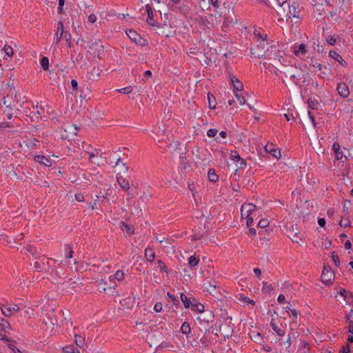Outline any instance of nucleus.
<instances>
[{"label":"nucleus","instance_id":"a18cd8bd","mask_svg":"<svg viewBox=\"0 0 353 353\" xmlns=\"http://www.w3.org/2000/svg\"><path fill=\"white\" fill-rule=\"evenodd\" d=\"M199 263V259L196 258L194 256H192L189 258L188 264L190 267L196 266Z\"/></svg>","mask_w":353,"mask_h":353},{"label":"nucleus","instance_id":"3c124183","mask_svg":"<svg viewBox=\"0 0 353 353\" xmlns=\"http://www.w3.org/2000/svg\"><path fill=\"white\" fill-rule=\"evenodd\" d=\"M332 258L336 266L340 265V260L338 255L335 252L332 253Z\"/></svg>","mask_w":353,"mask_h":353},{"label":"nucleus","instance_id":"338daca9","mask_svg":"<svg viewBox=\"0 0 353 353\" xmlns=\"http://www.w3.org/2000/svg\"><path fill=\"white\" fill-rule=\"evenodd\" d=\"M179 144L177 142H174L173 143H170L168 147L172 148L174 150H178Z\"/></svg>","mask_w":353,"mask_h":353},{"label":"nucleus","instance_id":"c85d7f7f","mask_svg":"<svg viewBox=\"0 0 353 353\" xmlns=\"http://www.w3.org/2000/svg\"><path fill=\"white\" fill-rule=\"evenodd\" d=\"M263 288L262 292L263 294H269L271 293L274 290V287L272 284H268L267 282L263 281L262 283Z\"/></svg>","mask_w":353,"mask_h":353},{"label":"nucleus","instance_id":"e433bc0d","mask_svg":"<svg viewBox=\"0 0 353 353\" xmlns=\"http://www.w3.org/2000/svg\"><path fill=\"white\" fill-rule=\"evenodd\" d=\"M208 179L212 182H216L218 180V175L215 173L214 170L210 169L208 173Z\"/></svg>","mask_w":353,"mask_h":353},{"label":"nucleus","instance_id":"473e14b6","mask_svg":"<svg viewBox=\"0 0 353 353\" xmlns=\"http://www.w3.org/2000/svg\"><path fill=\"white\" fill-rule=\"evenodd\" d=\"M329 55H330V57H332L334 59H335L336 61H337L338 62H339L340 63L343 65V59L336 51L330 50L329 52Z\"/></svg>","mask_w":353,"mask_h":353},{"label":"nucleus","instance_id":"58836bf2","mask_svg":"<svg viewBox=\"0 0 353 353\" xmlns=\"http://www.w3.org/2000/svg\"><path fill=\"white\" fill-rule=\"evenodd\" d=\"M308 106L312 110H317L320 106L319 103L317 101L313 100L312 99H309L307 101Z\"/></svg>","mask_w":353,"mask_h":353},{"label":"nucleus","instance_id":"423d86ee","mask_svg":"<svg viewBox=\"0 0 353 353\" xmlns=\"http://www.w3.org/2000/svg\"><path fill=\"white\" fill-rule=\"evenodd\" d=\"M198 312V316L196 320L200 323H205L208 325L210 323H212L214 319V314L212 310H196Z\"/></svg>","mask_w":353,"mask_h":353},{"label":"nucleus","instance_id":"09e8293b","mask_svg":"<svg viewBox=\"0 0 353 353\" xmlns=\"http://www.w3.org/2000/svg\"><path fill=\"white\" fill-rule=\"evenodd\" d=\"M269 225V221L265 219H261L259 222V227L261 228H265Z\"/></svg>","mask_w":353,"mask_h":353},{"label":"nucleus","instance_id":"f257e3e1","mask_svg":"<svg viewBox=\"0 0 353 353\" xmlns=\"http://www.w3.org/2000/svg\"><path fill=\"white\" fill-rule=\"evenodd\" d=\"M269 43L267 39H257L255 48H251L252 54L257 56L259 58H272L271 54L269 53Z\"/></svg>","mask_w":353,"mask_h":353},{"label":"nucleus","instance_id":"b1692460","mask_svg":"<svg viewBox=\"0 0 353 353\" xmlns=\"http://www.w3.org/2000/svg\"><path fill=\"white\" fill-rule=\"evenodd\" d=\"M168 301L171 302L172 304L170 307H179L180 301L178 296L171 295L169 292L167 293Z\"/></svg>","mask_w":353,"mask_h":353},{"label":"nucleus","instance_id":"6ab92c4d","mask_svg":"<svg viewBox=\"0 0 353 353\" xmlns=\"http://www.w3.org/2000/svg\"><path fill=\"white\" fill-rule=\"evenodd\" d=\"M124 276H125V274H124L123 272L121 270H118L116 272V273L114 274V275L113 276H109L108 280H109L110 283H114V282H116L115 281H121L122 280H123Z\"/></svg>","mask_w":353,"mask_h":353},{"label":"nucleus","instance_id":"c756f323","mask_svg":"<svg viewBox=\"0 0 353 353\" xmlns=\"http://www.w3.org/2000/svg\"><path fill=\"white\" fill-rule=\"evenodd\" d=\"M333 150L336 153V159L337 160H341L343 158L342 152H340V145L338 143H334L332 146Z\"/></svg>","mask_w":353,"mask_h":353},{"label":"nucleus","instance_id":"9d476101","mask_svg":"<svg viewBox=\"0 0 353 353\" xmlns=\"http://www.w3.org/2000/svg\"><path fill=\"white\" fill-rule=\"evenodd\" d=\"M79 283L72 279H69L67 281H64L62 285V289L66 292L72 293V292H76L77 289L80 288Z\"/></svg>","mask_w":353,"mask_h":353},{"label":"nucleus","instance_id":"864d4df0","mask_svg":"<svg viewBox=\"0 0 353 353\" xmlns=\"http://www.w3.org/2000/svg\"><path fill=\"white\" fill-rule=\"evenodd\" d=\"M345 319L348 323H353V310H350V312L345 315Z\"/></svg>","mask_w":353,"mask_h":353},{"label":"nucleus","instance_id":"c03bdc74","mask_svg":"<svg viewBox=\"0 0 353 353\" xmlns=\"http://www.w3.org/2000/svg\"><path fill=\"white\" fill-rule=\"evenodd\" d=\"M97 47H99L100 48V50L103 52V50H104V46L101 44H99V42L97 41H94V42H92L91 43V45H90L88 46V48L90 50H95L97 48Z\"/></svg>","mask_w":353,"mask_h":353},{"label":"nucleus","instance_id":"6e6552de","mask_svg":"<svg viewBox=\"0 0 353 353\" xmlns=\"http://www.w3.org/2000/svg\"><path fill=\"white\" fill-rule=\"evenodd\" d=\"M321 278L324 284L330 285L334 281L335 274L330 266L324 265Z\"/></svg>","mask_w":353,"mask_h":353},{"label":"nucleus","instance_id":"79ce46f5","mask_svg":"<svg viewBox=\"0 0 353 353\" xmlns=\"http://www.w3.org/2000/svg\"><path fill=\"white\" fill-rule=\"evenodd\" d=\"M190 303V307L192 306L193 307H196V309H199V307L201 306L202 308L204 307L203 305H202L201 303H199L196 299L194 297H192L191 301Z\"/></svg>","mask_w":353,"mask_h":353},{"label":"nucleus","instance_id":"e2e57ef3","mask_svg":"<svg viewBox=\"0 0 353 353\" xmlns=\"http://www.w3.org/2000/svg\"><path fill=\"white\" fill-rule=\"evenodd\" d=\"M2 312V314L8 317L14 314V310H1Z\"/></svg>","mask_w":353,"mask_h":353},{"label":"nucleus","instance_id":"ea45409f","mask_svg":"<svg viewBox=\"0 0 353 353\" xmlns=\"http://www.w3.org/2000/svg\"><path fill=\"white\" fill-rule=\"evenodd\" d=\"M234 94L240 105H244L245 103V99L241 93L234 92Z\"/></svg>","mask_w":353,"mask_h":353},{"label":"nucleus","instance_id":"7c9ffc66","mask_svg":"<svg viewBox=\"0 0 353 353\" xmlns=\"http://www.w3.org/2000/svg\"><path fill=\"white\" fill-rule=\"evenodd\" d=\"M65 353H81L74 345H66L63 348Z\"/></svg>","mask_w":353,"mask_h":353},{"label":"nucleus","instance_id":"2eb2a0df","mask_svg":"<svg viewBox=\"0 0 353 353\" xmlns=\"http://www.w3.org/2000/svg\"><path fill=\"white\" fill-rule=\"evenodd\" d=\"M265 150L277 159H280L281 157L280 150L272 144H267L265 146Z\"/></svg>","mask_w":353,"mask_h":353},{"label":"nucleus","instance_id":"c9c22d12","mask_svg":"<svg viewBox=\"0 0 353 353\" xmlns=\"http://www.w3.org/2000/svg\"><path fill=\"white\" fill-rule=\"evenodd\" d=\"M208 105L210 109H214L216 108V99L212 94H208Z\"/></svg>","mask_w":353,"mask_h":353},{"label":"nucleus","instance_id":"f3484780","mask_svg":"<svg viewBox=\"0 0 353 353\" xmlns=\"http://www.w3.org/2000/svg\"><path fill=\"white\" fill-rule=\"evenodd\" d=\"M35 161L46 166L50 167L52 165V160L43 155H38L34 157Z\"/></svg>","mask_w":353,"mask_h":353},{"label":"nucleus","instance_id":"69168bd1","mask_svg":"<svg viewBox=\"0 0 353 353\" xmlns=\"http://www.w3.org/2000/svg\"><path fill=\"white\" fill-rule=\"evenodd\" d=\"M65 0H59V12L62 13L63 12V6H64Z\"/></svg>","mask_w":353,"mask_h":353},{"label":"nucleus","instance_id":"a19ab883","mask_svg":"<svg viewBox=\"0 0 353 353\" xmlns=\"http://www.w3.org/2000/svg\"><path fill=\"white\" fill-rule=\"evenodd\" d=\"M41 66L44 70H48L49 68V60L48 57H43L41 59Z\"/></svg>","mask_w":353,"mask_h":353},{"label":"nucleus","instance_id":"4c0bfd02","mask_svg":"<svg viewBox=\"0 0 353 353\" xmlns=\"http://www.w3.org/2000/svg\"><path fill=\"white\" fill-rule=\"evenodd\" d=\"M181 331L183 334H188L190 332V326L188 323L184 322L181 327Z\"/></svg>","mask_w":353,"mask_h":353},{"label":"nucleus","instance_id":"7ed1b4c3","mask_svg":"<svg viewBox=\"0 0 353 353\" xmlns=\"http://www.w3.org/2000/svg\"><path fill=\"white\" fill-rule=\"evenodd\" d=\"M221 21V14L215 10L213 13H211L208 17H201V21L207 28H214L217 26Z\"/></svg>","mask_w":353,"mask_h":353},{"label":"nucleus","instance_id":"a878e982","mask_svg":"<svg viewBox=\"0 0 353 353\" xmlns=\"http://www.w3.org/2000/svg\"><path fill=\"white\" fill-rule=\"evenodd\" d=\"M145 257L148 261L152 262L155 258V253L151 248H146L145 250Z\"/></svg>","mask_w":353,"mask_h":353},{"label":"nucleus","instance_id":"5701e85b","mask_svg":"<svg viewBox=\"0 0 353 353\" xmlns=\"http://www.w3.org/2000/svg\"><path fill=\"white\" fill-rule=\"evenodd\" d=\"M272 314H274L275 319H277L279 321L283 322V320L285 319L286 316H290L291 314L289 312V310H281L280 314H279L276 310H274Z\"/></svg>","mask_w":353,"mask_h":353},{"label":"nucleus","instance_id":"a211bd4d","mask_svg":"<svg viewBox=\"0 0 353 353\" xmlns=\"http://www.w3.org/2000/svg\"><path fill=\"white\" fill-rule=\"evenodd\" d=\"M238 301L242 303L243 307L250 306L249 305H251V306L254 307L255 306L256 304V302L250 299L248 296H245L243 295H241L238 298Z\"/></svg>","mask_w":353,"mask_h":353},{"label":"nucleus","instance_id":"37998d69","mask_svg":"<svg viewBox=\"0 0 353 353\" xmlns=\"http://www.w3.org/2000/svg\"><path fill=\"white\" fill-rule=\"evenodd\" d=\"M3 50L4 51L6 54L8 55V57H12L14 54L12 48L8 45H5L3 48Z\"/></svg>","mask_w":353,"mask_h":353},{"label":"nucleus","instance_id":"393cba45","mask_svg":"<svg viewBox=\"0 0 353 353\" xmlns=\"http://www.w3.org/2000/svg\"><path fill=\"white\" fill-rule=\"evenodd\" d=\"M191 299H192V296H188L183 293L180 294L181 301L183 303L184 307L186 309L190 307V303H191L190 302Z\"/></svg>","mask_w":353,"mask_h":353},{"label":"nucleus","instance_id":"4be33fe9","mask_svg":"<svg viewBox=\"0 0 353 353\" xmlns=\"http://www.w3.org/2000/svg\"><path fill=\"white\" fill-rule=\"evenodd\" d=\"M117 182L119 183L120 187L124 190V191H128L130 189V183L128 180L123 178L121 176H117Z\"/></svg>","mask_w":353,"mask_h":353},{"label":"nucleus","instance_id":"1a4fd4ad","mask_svg":"<svg viewBox=\"0 0 353 353\" xmlns=\"http://www.w3.org/2000/svg\"><path fill=\"white\" fill-rule=\"evenodd\" d=\"M272 320L270 325L272 330L276 333L279 336H283L285 334V330L283 327V322L277 319H275L274 314H271Z\"/></svg>","mask_w":353,"mask_h":353},{"label":"nucleus","instance_id":"4468645a","mask_svg":"<svg viewBox=\"0 0 353 353\" xmlns=\"http://www.w3.org/2000/svg\"><path fill=\"white\" fill-rule=\"evenodd\" d=\"M145 10H146V12H147V14H148V18L146 19L147 23L150 26L156 27L157 26V23H156V22H155V21L154 19L152 8L149 4H147L145 6Z\"/></svg>","mask_w":353,"mask_h":353},{"label":"nucleus","instance_id":"0e129e2a","mask_svg":"<svg viewBox=\"0 0 353 353\" xmlns=\"http://www.w3.org/2000/svg\"><path fill=\"white\" fill-rule=\"evenodd\" d=\"M327 42L330 46H334L336 43V39L332 36H330L327 39Z\"/></svg>","mask_w":353,"mask_h":353},{"label":"nucleus","instance_id":"f8f14e48","mask_svg":"<svg viewBox=\"0 0 353 353\" xmlns=\"http://www.w3.org/2000/svg\"><path fill=\"white\" fill-rule=\"evenodd\" d=\"M21 307H30L29 305H23L21 303H13L12 302H9L8 301H3L0 303V309H20Z\"/></svg>","mask_w":353,"mask_h":353},{"label":"nucleus","instance_id":"dca6fc26","mask_svg":"<svg viewBox=\"0 0 353 353\" xmlns=\"http://www.w3.org/2000/svg\"><path fill=\"white\" fill-rule=\"evenodd\" d=\"M339 294L347 303H352V305H353V294L352 292H348L345 289H342L339 291Z\"/></svg>","mask_w":353,"mask_h":353},{"label":"nucleus","instance_id":"2f4dec72","mask_svg":"<svg viewBox=\"0 0 353 353\" xmlns=\"http://www.w3.org/2000/svg\"><path fill=\"white\" fill-rule=\"evenodd\" d=\"M74 341L77 346H78L79 347H83L85 343V339L79 334H75Z\"/></svg>","mask_w":353,"mask_h":353},{"label":"nucleus","instance_id":"8fccbe9b","mask_svg":"<svg viewBox=\"0 0 353 353\" xmlns=\"http://www.w3.org/2000/svg\"><path fill=\"white\" fill-rule=\"evenodd\" d=\"M157 265H158V268L160 269L161 271L165 272H167V267L162 261L158 260Z\"/></svg>","mask_w":353,"mask_h":353},{"label":"nucleus","instance_id":"f03ea898","mask_svg":"<svg viewBox=\"0 0 353 353\" xmlns=\"http://www.w3.org/2000/svg\"><path fill=\"white\" fill-rule=\"evenodd\" d=\"M277 12L278 14L282 17L287 18H298L299 16V5L296 2H292L291 4L288 3V6H285V8H283V10H279Z\"/></svg>","mask_w":353,"mask_h":353},{"label":"nucleus","instance_id":"13d9d810","mask_svg":"<svg viewBox=\"0 0 353 353\" xmlns=\"http://www.w3.org/2000/svg\"><path fill=\"white\" fill-rule=\"evenodd\" d=\"M217 130L216 129H210L207 132V135L209 137H214L216 134H217Z\"/></svg>","mask_w":353,"mask_h":353},{"label":"nucleus","instance_id":"f704fd0d","mask_svg":"<svg viewBox=\"0 0 353 353\" xmlns=\"http://www.w3.org/2000/svg\"><path fill=\"white\" fill-rule=\"evenodd\" d=\"M156 239L164 247H167L168 245L171 244L170 240L168 237H160L157 236Z\"/></svg>","mask_w":353,"mask_h":353},{"label":"nucleus","instance_id":"6e6d98bb","mask_svg":"<svg viewBox=\"0 0 353 353\" xmlns=\"http://www.w3.org/2000/svg\"><path fill=\"white\" fill-rule=\"evenodd\" d=\"M3 103L6 106L7 108H8L10 110H12L14 108V104H11L10 102H8L6 97H3Z\"/></svg>","mask_w":353,"mask_h":353},{"label":"nucleus","instance_id":"0eeeda50","mask_svg":"<svg viewBox=\"0 0 353 353\" xmlns=\"http://www.w3.org/2000/svg\"><path fill=\"white\" fill-rule=\"evenodd\" d=\"M117 283L114 282V283H110V281H104L103 280H101L98 282V290L101 292H105L108 294L113 295L115 292V287L117 286Z\"/></svg>","mask_w":353,"mask_h":353},{"label":"nucleus","instance_id":"de8ad7c7","mask_svg":"<svg viewBox=\"0 0 353 353\" xmlns=\"http://www.w3.org/2000/svg\"><path fill=\"white\" fill-rule=\"evenodd\" d=\"M117 91L118 92L123 93V94H129V93L132 92V88L131 86H128V87L123 88L121 89H118V90H117Z\"/></svg>","mask_w":353,"mask_h":353},{"label":"nucleus","instance_id":"680f3d73","mask_svg":"<svg viewBox=\"0 0 353 353\" xmlns=\"http://www.w3.org/2000/svg\"><path fill=\"white\" fill-rule=\"evenodd\" d=\"M67 251H68V253L65 255V258L66 259L72 258L73 252H72V248L70 245L67 246Z\"/></svg>","mask_w":353,"mask_h":353},{"label":"nucleus","instance_id":"aec40b11","mask_svg":"<svg viewBox=\"0 0 353 353\" xmlns=\"http://www.w3.org/2000/svg\"><path fill=\"white\" fill-rule=\"evenodd\" d=\"M231 81L234 88V92L243 90V83L237 78L235 77H231Z\"/></svg>","mask_w":353,"mask_h":353},{"label":"nucleus","instance_id":"ddd939ff","mask_svg":"<svg viewBox=\"0 0 353 353\" xmlns=\"http://www.w3.org/2000/svg\"><path fill=\"white\" fill-rule=\"evenodd\" d=\"M336 90L339 94L343 98H347L350 95V90L345 83H339Z\"/></svg>","mask_w":353,"mask_h":353},{"label":"nucleus","instance_id":"bf43d9fd","mask_svg":"<svg viewBox=\"0 0 353 353\" xmlns=\"http://www.w3.org/2000/svg\"><path fill=\"white\" fill-rule=\"evenodd\" d=\"M255 36L258 38L257 39H267V34H262L259 31L256 30L254 32Z\"/></svg>","mask_w":353,"mask_h":353},{"label":"nucleus","instance_id":"774afa93","mask_svg":"<svg viewBox=\"0 0 353 353\" xmlns=\"http://www.w3.org/2000/svg\"><path fill=\"white\" fill-rule=\"evenodd\" d=\"M277 301L280 303H285V296L283 294H280L277 298Z\"/></svg>","mask_w":353,"mask_h":353},{"label":"nucleus","instance_id":"412c9836","mask_svg":"<svg viewBox=\"0 0 353 353\" xmlns=\"http://www.w3.org/2000/svg\"><path fill=\"white\" fill-rule=\"evenodd\" d=\"M306 52H307V50H306L305 45L303 43H301V45H299V47L294 48L293 53L296 57L304 56L306 54Z\"/></svg>","mask_w":353,"mask_h":353},{"label":"nucleus","instance_id":"bb28decb","mask_svg":"<svg viewBox=\"0 0 353 353\" xmlns=\"http://www.w3.org/2000/svg\"><path fill=\"white\" fill-rule=\"evenodd\" d=\"M250 338L252 341L256 343H261L263 341V338L261 337V333L259 332L253 331L250 334Z\"/></svg>","mask_w":353,"mask_h":353},{"label":"nucleus","instance_id":"39448f33","mask_svg":"<svg viewBox=\"0 0 353 353\" xmlns=\"http://www.w3.org/2000/svg\"><path fill=\"white\" fill-rule=\"evenodd\" d=\"M56 36H57V43H58L61 41V38L63 37L68 43V46L69 48L71 47L72 36L70 32L64 30L63 24L61 21H59L58 23Z\"/></svg>","mask_w":353,"mask_h":353},{"label":"nucleus","instance_id":"20e7f679","mask_svg":"<svg viewBox=\"0 0 353 353\" xmlns=\"http://www.w3.org/2000/svg\"><path fill=\"white\" fill-rule=\"evenodd\" d=\"M256 209V205L252 203H244L241 208V217L247 219V225L250 227L253 223L254 217L252 216Z\"/></svg>","mask_w":353,"mask_h":353},{"label":"nucleus","instance_id":"cd10ccee","mask_svg":"<svg viewBox=\"0 0 353 353\" xmlns=\"http://www.w3.org/2000/svg\"><path fill=\"white\" fill-rule=\"evenodd\" d=\"M120 228L121 229L123 230V231H125L128 234H132L134 233V229L132 228V226L130 225H128L126 224L125 222L123 221H121L120 223Z\"/></svg>","mask_w":353,"mask_h":353},{"label":"nucleus","instance_id":"5fc2aeb1","mask_svg":"<svg viewBox=\"0 0 353 353\" xmlns=\"http://www.w3.org/2000/svg\"><path fill=\"white\" fill-rule=\"evenodd\" d=\"M290 77L294 79H297L301 78V72L297 70L296 68L295 72L292 73H290Z\"/></svg>","mask_w":353,"mask_h":353},{"label":"nucleus","instance_id":"9b49d317","mask_svg":"<svg viewBox=\"0 0 353 353\" xmlns=\"http://www.w3.org/2000/svg\"><path fill=\"white\" fill-rule=\"evenodd\" d=\"M126 34L130 39L133 41L135 43L142 46L146 44V40L142 38L137 32L130 30Z\"/></svg>","mask_w":353,"mask_h":353},{"label":"nucleus","instance_id":"4d7b16f0","mask_svg":"<svg viewBox=\"0 0 353 353\" xmlns=\"http://www.w3.org/2000/svg\"><path fill=\"white\" fill-rule=\"evenodd\" d=\"M278 5L280 8L279 10H283V8H285V6H288L287 0H276Z\"/></svg>","mask_w":353,"mask_h":353},{"label":"nucleus","instance_id":"603ef678","mask_svg":"<svg viewBox=\"0 0 353 353\" xmlns=\"http://www.w3.org/2000/svg\"><path fill=\"white\" fill-rule=\"evenodd\" d=\"M171 347H173V345H172L169 342H162L159 345V348H160V349H168V348H171Z\"/></svg>","mask_w":353,"mask_h":353},{"label":"nucleus","instance_id":"49530a36","mask_svg":"<svg viewBox=\"0 0 353 353\" xmlns=\"http://www.w3.org/2000/svg\"><path fill=\"white\" fill-rule=\"evenodd\" d=\"M231 159L235 162H239L241 158L236 151H232L230 154Z\"/></svg>","mask_w":353,"mask_h":353},{"label":"nucleus","instance_id":"72a5a7b5","mask_svg":"<svg viewBox=\"0 0 353 353\" xmlns=\"http://www.w3.org/2000/svg\"><path fill=\"white\" fill-rule=\"evenodd\" d=\"M339 225L342 228L351 227V222L347 216H344L339 221Z\"/></svg>","mask_w":353,"mask_h":353},{"label":"nucleus","instance_id":"052dcab7","mask_svg":"<svg viewBox=\"0 0 353 353\" xmlns=\"http://www.w3.org/2000/svg\"><path fill=\"white\" fill-rule=\"evenodd\" d=\"M341 352V353H351L350 345L347 344L346 345L343 346Z\"/></svg>","mask_w":353,"mask_h":353}]
</instances>
